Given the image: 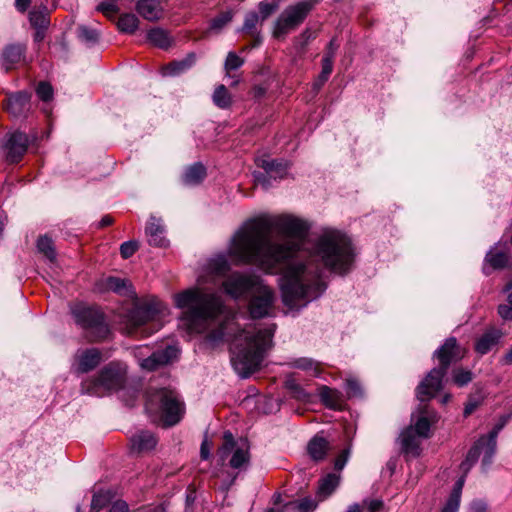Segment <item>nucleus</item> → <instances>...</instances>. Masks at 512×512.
I'll list each match as a JSON object with an SVG mask.
<instances>
[{
    "label": "nucleus",
    "mask_w": 512,
    "mask_h": 512,
    "mask_svg": "<svg viewBox=\"0 0 512 512\" xmlns=\"http://www.w3.org/2000/svg\"><path fill=\"white\" fill-rule=\"evenodd\" d=\"M309 229L306 221L293 216L255 219L235 233L228 254L237 265L255 264L269 273L281 270L282 301L290 309H300L326 289L317 265L293 259Z\"/></svg>",
    "instance_id": "f257e3e1"
},
{
    "label": "nucleus",
    "mask_w": 512,
    "mask_h": 512,
    "mask_svg": "<svg viewBox=\"0 0 512 512\" xmlns=\"http://www.w3.org/2000/svg\"><path fill=\"white\" fill-rule=\"evenodd\" d=\"M229 270L227 257L223 254L216 255L207 263L205 274L199 276L198 286L174 295L175 306L183 310L179 325L189 334L206 332L223 313L224 303L221 296L202 285L208 282L216 284Z\"/></svg>",
    "instance_id": "f03ea898"
},
{
    "label": "nucleus",
    "mask_w": 512,
    "mask_h": 512,
    "mask_svg": "<svg viewBox=\"0 0 512 512\" xmlns=\"http://www.w3.org/2000/svg\"><path fill=\"white\" fill-rule=\"evenodd\" d=\"M275 325L255 331V328L239 329L234 323L221 325L211 339L227 337L230 340L231 362L243 378L255 372L261 365L265 352L272 345Z\"/></svg>",
    "instance_id": "7ed1b4c3"
},
{
    "label": "nucleus",
    "mask_w": 512,
    "mask_h": 512,
    "mask_svg": "<svg viewBox=\"0 0 512 512\" xmlns=\"http://www.w3.org/2000/svg\"><path fill=\"white\" fill-rule=\"evenodd\" d=\"M315 256L324 267L343 275L350 271L354 261V250L350 239L334 229H326L317 238L314 246Z\"/></svg>",
    "instance_id": "20e7f679"
},
{
    "label": "nucleus",
    "mask_w": 512,
    "mask_h": 512,
    "mask_svg": "<svg viewBox=\"0 0 512 512\" xmlns=\"http://www.w3.org/2000/svg\"><path fill=\"white\" fill-rule=\"evenodd\" d=\"M167 313L166 306L155 297L136 301L124 318L123 330L129 335L138 331L144 336L151 335L162 327V319Z\"/></svg>",
    "instance_id": "39448f33"
},
{
    "label": "nucleus",
    "mask_w": 512,
    "mask_h": 512,
    "mask_svg": "<svg viewBox=\"0 0 512 512\" xmlns=\"http://www.w3.org/2000/svg\"><path fill=\"white\" fill-rule=\"evenodd\" d=\"M145 407L147 413L159 418L166 426L177 424L184 413L183 403L169 389L150 390Z\"/></svg>",
    "instance_id": "423d86ee"
},
{
    "label": "nucleus",
    "mask_w": 512,
    "mask_h": 512,
    "mask_svg": "<svg viewBox=\"0 0 512 512\" xmlns=\"http://www.w3.org/2000/svg\"><path fill=\"white\" fill-rule=\"evenodd\" d=\"M126 373L127 369L124 364L110 362L98 372L97 376L82 381L81 392L102 397L110 392L117 391L124 386Z\"/></svg>",
    "instance_id": "0eeeda50"
},
{
    "label": "nucleus",
    "mask_w": 512,
    "mask_h": 512,
    "mask_svg": "<svg viewBox=\"0 0 512 512\" xmlns=\"http://www.w3.org/2000/svg\"><path fill=\"white\" fill-rule=\"evenodd\" d=\"M71 313L76 324L86 331L90 341H101L108 337L109 328L103 313L96 307L75 303L71 306Z\"/></svg>",
    "instance_id": "6e6552de"
},
{
    "label": "nucleus",
    "mask_w": 512,
    "mask_h": 512,
    "mask_svg": "<svg viewBox=\"0 0 512 512\" xmlns=\"http://www.w3.org/2000/svg\"><path fill=\"white\" fill-rule=\"evenodd\" d=\"M318 0H301L288 5L278 16L273 30L276 38H281L296 30L313 10Z\"/></svg>",
    "instance_id": "1a4fd4ad"
},
{
    "label": "nucleus",
    "mask_w": 512,
    "mask_h": 512,
    "mask_svg": "<svg viewBox=\"0 0 512 512\" xmlns=\"http://www.w3.org/2000/svg\"><path fill=\"white\" fill-rule=\"evenodd\" d=\"M224 443L219 448L218 454L222 461H224L230 453L232 457L229 465L233 469H245L250 461L249 444L245 439L234 440L233 434L229 431L224 433Z\"/></svg>",
    "instance_id": "9d476101"
},
{
    "label": "nucleus",
    "mask_w": 512,
    "mask_h": 512,
    "mask_svg": "<svg viewBox=\"0 0 512 512\" xmlns=\"http://www.w3.org/2000/svg\"><path fill=\"white\" fill-rule=\"evenodd\" d=\"M503 425L495 426L487 435L481 436L468 451L463 465L468 467L475 464L480 455L483 454V464L489 465L496 452L497 437Z\"/></svg>",
    "instance_id": "9b49d317"
},
{
    "label": "nucleus",
    "mask_w": 512,
    "mask_h": 512,
    "mask_svg": "<svg viewBox=\"0 0 512 512\" xmlns=\"http://www.w3.org/2000/svg\"><path fill=\"white\" fill-rule=\"evenodd\" d=\"M262 280L251 273L234 272L221 283L225 293L234 299L251 295Z\"/></svg>",
    "instance_id": "f8f14e48"
},
{
    "label": "nucleus",
    "mask_w": 512,
    "mask_h": 512,
    "mask_svg": "<svg viewBox=\"0 0 512 512\" xmlns=\"http://www.w3.org/2000/svg\"><path fill=\"white\" fill-rule=\"evenodd\" d=\"M149 348L147 346L137 347L135 350V357L138 359L140 367L147 371H153L160 366L172 362L178 356V348L176 346H167L164 350L153 352L147 355Z\"/></svg>",
    "instance_id": "ddd939ff"
},
{
    "label": "nucleus",
    "mask_w": 512,
    "mask_h": 512,
    "mask_svg": "<svg viewBox=\"0 0 512 512\" xmlns=\"http://www.w3.org/2000/svg\"><path fill=\"white\" fill-rule=\"evenodd\" d=\"M274 302L275 294L273 290L261 281L250 295L248 304L250 316L254 319L269 316Z\"/></svg>",
    "instance_id": "4468645a"
},
{
    "label": "nucleus",
    "mask_w": 512,
    "mask_h": 512,
    "mask_svg": "<svg viewBox=\"0 0 512 512\" xmlns=\"http://www.w3.org/2000/svg\"><path fill=\"white\" fill-rule=\"evenodd\" d=\"M446 371L441 368L432 369L417 387V398L426 401L432 398L442 387V379Z\"/></svg>",
    "instance_id": "2eb2a0df"
},
{
    "label": "nucleus",
    "mask_w": 512,
    "mask_h": 512,
    "mask_svg": "<svg viewBox=\"0 0 512 512\" xmlns=\"http://www.w3.org/2000/svg\"><path fill=\"white\" fill-rule=\"evenodd\" d=\"M102 360V354L97 348L81 349L74 355L72 365L77 374L88 373L95 369Z\"/></svg>",
    "instance_id": "dca6fc26"
},
{
    "label": "nucleus",
    "mask_w": 512,
    "mask_h": 512,
    "mask_svg": "<svg viewBox=\"0 0 512 512\" xmlns=\"http://www.w3.org/2000/svg\"><path fill=\"white\" fill-rule=\"evenodd\" d=\"M30 140L28 136L20 131H16L9 135L5 148L7 160L16 163L26 153Z\"/></svg>",
    "instance_id": "f3484780"
},
{
    "label": "nucleus",
    "mask_w": 512,
    "mask_h": 512,
    "mask_svg": "<svg viewBox=\"0 0 512 512\" xmlns=\"http://www.w3.org/2000/svg\"><path fill=\"white\" fill-rule=\"evenodd\" d=\"M435 355L440 361V367L447 372L451 363L460 360L463 357V352L457 345L454 337L448 338L444 344L435 352Z\"/></svg>",
    "instance_id": "a211bd4d"
},
{
    "label": "nucleus",
    "mask_w": 512,
    "mask_h": 512,
    "mask_svg": "<svg viewBox=\"0 0 512 512\" xmlns=\"http://www.w3.org/2000/svg\"><path fill=\"white\" fill-rule=\"evenodd\" d=\"M4 105L11 115L18 117L29 110L30 94L25 91L11 94L6 98Z\"/></svg>",
    "instance_id": "6ab92c4d"
},
{
    "label": "nucleus",
    "mask_w": 512,
    "mask_h": 512,
    "mask_svg": "<svg viewBox=\"0 0 512 512\" xmlns=\"http://www.w3.org/2000/svg\"><path fill=\"white\" fill-rule=\"evenodd\" d=\"M137 12L148 21H158L163 17L164 9L159 0H139Z\"/></svg>",
    "instance_id": "aec40b11"
},
{
    "label": "nucleus",
    "mask_w": 512,
    "mask_h": 512,
    "mask_svg": "<svg viewBox=\"0 0 512 512\" xmlns=\"http://www.w3.org/2000/svg\"><path fill=\"white\" fill-rule=\"evenodd\" d=\"M130 444L133 452L141 453L152 450L157 444V439L149 431H140L131 437Z\"/></svg>",
    "instance_id": "412c9836"
},
{
    "label": "nucleus",
    "mask_w": 512,
    "mask_h": 512,
    "mask_svg": "<svg viewBox=\"0 0 512 512\" xmlns=\"http://www.w3.org/2000/svg\"><path fill=\"white\" fill-rule=\"evenodd\" d=\"M146 235L150 245L162 247L166 245L164 237V227L161 220L156 217H151L146 226Z\"/></svg>",
    "instance_id": "4be33fe9"
},
{
    "label": "nucleus",
    "mask_w": 512,
    "mask_h": 512,
    "mask_svg": "<svg viewBox=\"0 0 512 512\" xmlns=\"http://www.w3.org/2000/svg\"><path fill=\"white\" fill-rule=\"evenodd\" d=\"M318 394L321 402L326 407L334 410L341 409L343 407L344 398L340 391L323 385L319 387Z\"/></svg>",
    "instance_id": "5701e85b"
},
{
    "label": "nucleus",
    "mask_w": 512,
    "mask_h": 512,
    "mask_svg": "<svg viewBox=\"0 0 512 512\" xmlns=\"http://www.w3.org/2000/svg\"><path fill=\"white\" fill-rule=\"evenodd\" d=\"M25 51V46L20 44H10L7 45L2 53V65L5 70H10L14 68V66L19 63Z\"/></svg>",
    "instance_id": "b1692460"
},
{
    "label": "nucleus",
    "mask_w": 512,
    "mask_h": 512,
    "mask_svg": "<svg viewBox=\"0 0 512 512\" xmlns=\"http://www.w3.org/2000/svg\"><path fill=\"white\" fill-rule=\"evenodd\" d=\"M502 332L498 329L491 328L487 330L476 342L475 350L484 355L488 353L500 340Z\"/></svg>",
    "instance_id": "393cba45"
},
{
    "label": "nucleus",
    "mask_w": 512,
    "mask_h": 512,
    "mask_svg": "<svg viewBox=\"0 0 512 512\" xmlns=\"http://www.w3.org/2000/svg\"><path fill=\"white\" fill-rule=\"evenodd\" d=\"M402 450L413 456L420 453V441L412 426L405 429L400 435Z\"/></svg>",
    "instance_id": "a878e982"
},
{
    "label": "nucleus",
    "mask_w": 512,
    "mask_h": 512,
    "mask_svg": "<svg viewBox=\"0 0 512 512\" xmlns=\"http://www.w3.org/2000/svg\"><path fill=\"white\" fill-rule=\"evenodd\" d=\"M330 449L329 442L322 436H314L307 445V452L314 461H321Z\"/></svg>",
    "instance_id": "bb28decb"
},
{
    "label": "nucleus",
    "mask_w": 512,
    "mask_h": 512,
    "mask_svg": "<svg viewBox=\"0 0 512 512\" xmlns=\"http://www.w3.org/2000/svg\"><path fill=\"white\" fill-rule=\"evenodd\" d=\"M341 476L335 473H329L319 481L317 497L320 501L328 498L339 486Z\"/></svg>",
    "instance_id": "cd10ccee"
},
{
    "label": "nucleus",
    "mask_w": 512,
    "mask_h": 512,
    "mask_svg": "<svg viewBox=\"0 0 512 512\" xmlns=\"http://www.w3.org/2000/svg\"><path fill=\"white\" fill-rule=\"evenodd\" d=\"M257 165L263 168L269 177L274 179L283 178L288 171L287 163L276 160L258 159Z\"/></svg>",
    "instance_id": "c85d7f7f"
},
{
    "label": "nucleus",
    "mask_w": 512,
    "mask_h": 512,
    "mask_svg": "<svg viewBox=\"0 0 512 512\" xmlns=\"http://www.w3.org/2000/svg\"><path fill=\"white\" fill-rule=\"evenodd\" d=\"M464 483V476L457 480L441 512H458Z\"/></svg>",
    "instance_id": "c756f323"
},
{
    "label": "nucleus",
    "mask_w": 512,
    "mask_h": 512,
    "mask_svg": "<svg viewBox=\"0 0 512 512\" xmlns=\"http://www.w3.org/2000/svg\"><path fill=\"white\" fill-rule=\"evenodd\" d=\"M206 176V169L201 163L189 166L183 174V182L193 186L201 183Z\"/></svg>",
    "instance_id": "7c9ffc66"
},
{
    "label": "nucleus",
    "mask_w": 512,
    "mask_h": 512,
    "mask_svg": "<svg viewBox=\"0 0 512 512\" xmlns=\"http://www.w3.org/2000/svg\"><path fill=\"white\" fill-rule=\"evenodd\" d=\"M99 291H113L119 294L125 293L127 281L117 277H108L98 283Z\"/></svg>",
    "instance_id": "2f4dec72"
},
{
    "label": "nucleus",
    "mask_w": 512,
    "mask_h": 512,
    "mask_svg": "<svg viewBox=\"0 0 512 512\" xmlns=\"http://www.w3.org/2000/svg\"><path fill=\"white\" fill-rule=\"evenodd\" d=\"M48 14L46 6L32 9L29 13L31 25L36 29H46L49 24Z\"/></svg>",
    "instance_id": "473e14b6"
},
{
    "label": "nucleus",
    "mask_w": 512,
    "mask_h": 512,
    "mask_svg": "<svg viewBox=\"0 0 512 512\" xmlns=\"http://www.w3.org/2000/svg\"><path fill=\"white\" fill-rule=\"evenodd\" d=\"M196 61L195 54H189L185 59L170 63L164 69V75H178L189 69Z\"/></svg>",
    "instance_id": "72a5a7b5"
},
{
    "label": "nucleus",
    "mask_w": 512,
    "mask_h": 512,
    "mask_svg": "<svg viewBox=\"0 0 512 512\" xmlns=\"http://www.w3.org/2000/svg\"><path fill=\"white\" fill-rule=\"evenodd\" d=\"M138 25L139 19L132 13L122 14L117 21L119 30L128 34H133L137 30Z\"/></svg>",
    "instance_id": "f704fd0d"
},
{
    "label": "nucleus",
    "mask_w": 512,
    "mask_h": 512,
    "mask_svg": "<svg viewBox=\"0 0 512 512\" xmlns=\"http://www.w3.org/2000/svg\"><path fill=\"white\" fill-rule=\"evenodd\" d=\"M147 39L151 44L159 48H167L171 43L168 33L161 28L151 29L147 33Z\"/></svg>",
    "instance_id": "c9c22d12"
},
{
    "label": "nucleus",
    "mask_w": 512,
    "mask_h": 512,
    "mask_svg": "<svg viewBox=\"0 0 512 512\" xmlns=\"http://www.w3.org/2000/svg\"><path fill=\"white\" fill-rule=\"evenodd\" d=\"M431 420L429 418V413L427 410L421 412V415L418 417L416 423L413 427L414 432L418 437L428 438L430 432Z\"/></svg>",
    "instance_id": "e433bc0d"
},
{
    "label": "nucleus",
    "mask_w": 512,
    "mask_h": 512,
    "mask_svg": "<svg viewBox=\"0 0 512 512\" xmlns=\"http://www.w3.org/2000/svg\"><path fill=\"white\" fill-rule=\"evenodd\" d=\"M486 262H488L494 269H502L509 265L510 256L505 252H496L493 253V250H490L486 257Z\"/></svg>",
    "instance_id": "4c0bfd02"
},
{
    "label": "nucleus",
    "mask_w": 512,
    "mask_h": 512,
    "mask_svg": "<svg viewBox=\"0 0 512 512\" xmlns=\"http://www.w3.org/2000/svg\"><path fill=\"white\" fill-rule=\"evenodd\" d=\"M212 98L214 104L222 109L230 107L232 102L230 93L228 92L227 88L222 84L216 87Z\"/></svg>",
    "instance_id": "58836bf2"
},
{
    "label": "nucleus",
    "mask_w": 512,
    "mask_h": 512,
    "mask_svg": "<svg viewBox=\"0 0 512 512\" xmlns=\"http://www.w3.org/2000/svg\"><path fill=\"white\" fill-rule=\"evenodd\" d=\"M37 249L50 261H53L56 257L53 241L47 236H42L38 239Z\"/></svg>",
    "instance_id": "ea45409f"
},
{
    "label": "nucleus",
    "mask_w": 512,
    "mask_h": 512,
    "mask_svg": "<svg viewBox=\"0 0 512 512\" xmlns=\"http://www.w3.org/2000/svg\"><path fill=\"white\" fill-rule=\"evenodd\" d=\"M286 387L290 391L292 397L299 401H308L309 394L294 380H287Z\"/></svg>",
    "instance_id": "a19ab883"
},
{
    "label": "nucleus",
    "mask_w": 512,
    "mask_h": 512,
    "mask_svg": "<svg viewBox=\"0 0 512 512\" xmlns=\"http://www.w3.org/2000/svg\"><path fill=\"white\" fill-rule=\"evenodd\" d=\"M110 494L108 492H98L94 494L91 502V512H99L110 502Z\"/></svg>",
    "instance_id": "79ce46f5"
},
{
    "label": "nucleus",
    "mask_w": 512,
    "mask_h": 512,
    "mask_svg": "<svg viewBox=\"0 0 512 512\" xmlns=\"http://www.w3.org/2000/svg\"><path fill=\"white\" fill-rule=\"evenodd\" d=\"M472 379L473 375L470 370H464L459 368L453 371V382L459 387L467 385L472 381Z\"/></svg>",
    "instance_id": "37998d69"
},
{
    "label": "nucleus",
    "mask_w": 512,
    "mask_h": 512,
    "mask_svg": "<svg viewBox=\"0 0 512 512\" xmlns=\"http://www.w3.org/2000/svg\"><path fill=\"white\" fill-rule=\"evenodd\" d=\"M288 508L296 509L297 512H312L316 508V503L312 499L304 498L300 501H291Z\"/></svg>",
    "instance_id": "c03bdc74"
},
{
    "label": "nucleus",
    "mask_w": 512,
    "mask_h": 512,
    "mask_svg": "<svg viewBox=\"0 0 512 512\" xmlns=\"http://www.w3.org/2000/svg\"><path fill=\"white\" fill-rule=\"evenodd\" d=\"M232 20V13L226 11L215 17L210 24V30L220 31L226 24Z\"/></svg>",
    "instance_id": "a18cd8bd"
},
{
    "label": "nucleus",
    "mask_w": 512,
    "mask_h": 512,
    "mask_svg": "<svg viewBox=\"0 0 512 512\" xmlns=\"http://www.w3.org/2000/svg\"><path fill=\"white\" fill-rule=\"evenodd\" d=\"M244 63V60L234 52H229L225 60V70L229 76V72L240 68Z\"/></svg>",
    "instance_id": "49530a36"
},
{
    "label": "nucleus",
    "mask_w": 512,
    "mask_h": 512,
    "mask_svg": "<svg viewBox=\"0 0 512 512\" xmlns=\"http://www.w3.org/2000/svg\"><path fill=\"white\" fill-rule=\"evenodd\" d=\"M259 23V15L256 12H250L246 15L242 30L253 35Z\"/></svg>",
    "instance_id": "de8ad7c7"
},
{
    "label": "nucleus",
    "mask_w": 512,
    "mask_h": 512,
    "mask_svg": "<svg viewBox=\"0 0 512 512\" xmlns=\"http://www.w3.org/2000/svg\"><path fill=\"white\" fill-rule=\"evenodd\" d=\"M291 501L283 502L281 500V496L278 495L275 497L274 504L271 508H269L266 512H297L296 509H290L288 506L291 504Z\"/></svg>",
    "instance_id": "09e8293b"
},
{
    "label": "nucleus",
    "mask_w": 512,
    "mask_h": 512,
    "mask_svg": "<svg viewBox=\"0 0 512 512\" xmlns=\"http://www.w3.org/2000/svg\"><path fill=\"white\" fill-rule=\"evenodd\" d=\"M295 366L303 370L311 371L312 375L314 376H317L319 374V368L317 364L311 359H299L296 361Z\"/></svg>",
    "instance_id": "8fccbe9b"
},
{
    "label": "nucleus",
    "mask_w": 512,
    "mask_h": 512,
    "mask_svg": "<svg viewBox=\"0 0 512 512\" xmlns=\"http://www.w3.org/2000/svg\"><path fill=\"white\" fill-rule=\"evenodd\" d=\"M36 93L43 101H49L53 97V89L49 83L41 82L37 86Z\"/></svg>",
    "instance_id": "3c124183"
},
{
    "label": "nucleus",
    "mask_w": 512,
    "mask_h": 512,
    "mask_svg": "<svg viewBox=\"0 0 512 512\" xmlns=\"http://www.w3.org/2000/svg\"><path fill=\"white\" fill-rule=\"evenodd\" d=\"M79 37L87 43H94L98 39V33L96 30L82 26L79 28Z\"/></svg>",
    "instance_id": "603ef678"
},
{
    "label": "nucleus",
    "mask_w": 512,
    "mask_h": 512,
    "mask_svg": "<svg viewBox=\"0 0 512 512\" xmlns=\"http://www.w3.org/2000/svg\"><path fill=\"white\" fill-rule=\"evenodd\" d=\"M138 249V243L135 241H127L121 244L120 253L124 259L131 257Z\"/></svg>",
    "instance_id": "864d4df0"
},
{
    "label": "nucleus",
    "mask_w": 512,
    "mask_h": 512,
    "mask_svg": "<svg viewBox=\"0 0 512 512\" xmlns=\"http://www.w3.org/2000/svg\"><path fill=\"white\" fill-rule=\"evenodd\" d=\"M469 512H490L487 501L483 499H474L469 503Z\"/></svg>",
    "instance_id": "5fc2aeb1"
},
{
    "label": "nucleus",
    "mask_w": 512,
    "mask_h": 512,
    "mask_svg": "<svg viewBox=\"0 0 512 512\" xmlns=\"http://www.w3.org/2000/svg\"><path fill=\"white\" fill-rule=\"evenodd\" d=\"M97 10L102 12L107 17H113L117 11L118 7L116 5V2H103L98 5Z\"/></svg>",
    "instance_id": "6e6d98bb"
},
{
    "label": "nucleus",
    "mask_w": 512,
    "mask_h": 512,
    "mask_svg": "<svg viewBox=\"0 0 512 512\" xmlns=\"http://www.w3.org/2000/svg\"><path fill=\"white\" fill-rule=\"evenodd\" d=\"M346 392L349 397L361 395V387L356 379L349 378L346 380Z\"/></svg>",
    "instance_id": "4d7b16f0"
},
{
    "label": "nucleus",
    "mask_w": 512,
    "mask_h": 512,
    "mask_svg": "<svg viewBox=\"0 0 512 512\" xmlns=\"http://www.w3.org/2000/svg\"><path fill=\"white\" fill-rule=\"evenodd\" d=\"M313 37L312 33L305 29L295 40V45L298 49L303 50L307 42Z\"/></svg>",
    "instance_id": "13d9d810"
},
{
    "label": "nucleus",
    "mask_w": 512,
    "mask_h": 512,
    "mask_svg": "<svg viewBox=\"0 0 512 512\" xmlns=\"http://www.w3.org/2000/svg\"><path fill=\"white\" fill-rule=\"evenodd\" d=\"M482 400H483L482 397L469 398V400L464 408V415L468 416V415L472 414L481 405Z\"/></svg>",
    "instance_id": "bf43d9fd"
},
{
    "label": "nucleus",
    "mask_w": 512,
    "mask_h": 512,
    "mask_svg": "<svg viewBox=\"0 0 512 512\" xmlns=\"http://www.w3.org/2000/svg\"><path fill=\"white\" fill-rule=\"evenodd\" d=\"M350 455V449L347 448L341 452V454L336 458L334 462V467L336 470L341 471L346 465L348 458Z\"/></svg>",
    "instance_id": "052dcab7"
},
{
    "label": "nucleus",
    "mask_w": 512,
    "mask_h": 512,
    "mask_svg": "<svg viewBox=\"0 0 512 512\" xmlns=\"http://www.w3.org/2000/svg\"><path fill=\"white\" fill-rule=\"evenodd\" d=\"M498 313L502 319L512 320V306L508 303L499 305Z\"/></svg>",
    "instance_id": "680f3d73"
},
{
    "label": "nucleus",
    "mask_w": 512,
    "mask_h": 512,
    "mask_svg": "<svg viewBox=\"0 0 512 512\" xmlns=\"http://www.w3.org/2000/svg\"><path fill=\"white\" fill-rule=\"evenodd\" d=\"M333 70L332 54H325L322 59V71L324 74H331Z\"/></svg>",
    "instance_id": "e2e57ef3"
},
{
    "label": "nucleus",
    "mask_w": 512,
    "mask_h": 512,
    "mask_svg": "<svg viewBox=\"0 0 512 512\" xmlns=\"http://www.w3.org/2000/svg\"><path fill=\"white\" fill-rule=\"evenodd\" d=\"M364 504L367 506L369 512H378L383 507V502L380 499L365 500Z\"/></svg>",
    "instance_id": "0e129e2a"
},
{
    "label": "nucleus",
    "mask_w": 512,
    "mask_h": 512,
    "mask_svg": "<svg viewBox=\"0 0 512 512\" xmlns=\"http://www.w3.org/2000/svg\"><path fill=\"white\" fill-rule=\"evenodd\" d=\"M108 512H128V505L125 501H116L110 507Z\"/></svg>",
    "instance_id": "69168bd1"
},
{
    "label": "nucleus",
    "mask_w": 512,
    "mask_h": 512,
    "mask_svg": "<svg viewBox=\"0 0 512 512\" xmlns=\"http://www.w3.org/2000/svg\"><path fill=\"white\" fill-rule=\"evenodd\" d=\"M200 455H201V458L204 460L208 459L210 456V445H209L207 439H204L201 444Z\"/></svg>",
    "instance_id": "338daca9"
},
{
    "label": "nucleus",
    "mask_w": 512,
    "mask_h": 512,
    "mask_svg": "<svg viewBox=\"0 0 512 512\" xmlns=\"http://www.w3.org/2000/svg\"><path fill=\"white\" fill-rule=\"evenodd\" d=\"M30 4V0H16L15 6L20 12H25Z\"/></svg>",
    "instance_id": "774afa93"
}]
</instances>
